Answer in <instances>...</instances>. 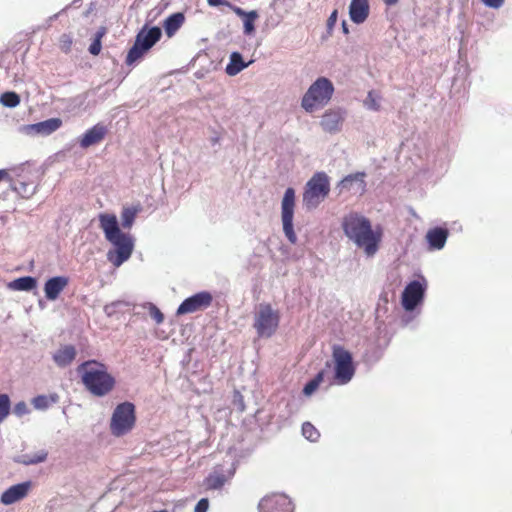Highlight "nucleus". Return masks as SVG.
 Wrapping results in <instances>:
<instances>
[{
	"mask_svg": "<svg viewBox=\"0 0 512 512\" xmlns=\"http://www.w3.org/2000/svg\"><path fill=\"white\" fill-rule=\"evenodd\" d=\"M380 95L375 91H369L365 100V105L368 109L378 111L380 110Z\"/></svg>",
	"mask_w": 512,
	"mask_h": 512,
	"instance_id": "33",
	"label": "nucleus"
},
{
	"mask_svg": "<svg viewBox=\"0 0 512 512\" xmlns=\"http://www.w3.org/2000/svg\"><path fill=\"white\" fill-rule=\"evenodd\" d=\"M13 172L15 173L16 179L14 180V188L19 193H28L33 192L35 189V183L34 181H31L28 177V174H30V171L28 168L20 167L13 169Z\"/></svg>",
	"mask_w": 512,
	"mask_h": 512,
	"instance_id": "19",
	"label": "nucleus"
},
{
	"mask_svg": "<svg viewBox=\"0 0 512 512\" xmlns=\"http://www.w3.org/2000/svg\"><path fill=\"white\" fill-rule=\"evenodd\" d=\"M364 173H356L346 176L342 181L341 185L343 188H350V185L353 181H359L361 185V189L364 190L365 188V182H364Z\"/></svg>",
	"mask_w": 512,
	"mask_h": 512,
	"instance_id": "35",
	"label": "nucleus"
},
{
	"mask_svg": "<svg viewBox=\"0 0 512 512\" xmlns=\"http://www.w3.org/2000/svg\"><path fill=\"white\" fill-rule=\"evenodd\" d=\"M425 288L419 281L410 282L402 293V305L405 310L412 311L422 301Z\"/></svg>",
	"mask_w": 512,
	"mask_h": 512,
	"instance_id": "13",
	"label": "nucleus"
},
{
	"mask_svg": "<svg viewBox=\"0 0 512 512\" xmlns=\"http://www.w3.org/2000/svg\"><path fill=\"white\" fill-rule=\"evenodd\" d=\"M302 434L307 440L312 442L317 441L320 437L319 431L310 422L303 423Z\"/></svg>",
	"mask_w": 512,
	"mask_h": 512,
	"instance_id": "31",
	"label": "nucleus"
},
{
	"mask_svg": "<svg viewBox=\"0 0 512 512\" xmlns=\"http://www.w3.org/2000/svg\"><path fill=\"white\" fill-rule=\"evenodd\" d=\"M107 132L105 125L97 123L83 134L79 139V144L83 149L99 144L105 138Z\"/></svg>",
	"mask_w": 512,
	"mask_h": 512,
	"instance_id": "15",
	"label": "nucleus"
},
{
	"mask_svg": "<svg viewBox=\"0 0 512 512\" xmlns=\"http://www.w3.org/2000/svg\"><path fill=\"white\" fill-rule=\"evenodd\" d=\"M68 284L67 276H55L48 279L44 284L45 297L51 301L56 300Z\"/></svg>",
	"mask_w": 512,
	"mask_h": 512,
	"instance_id": "17",
	"label": "nucleus"
},
{
	"mask_svg": "<svg viewBox=\"0 0 512 512\" xmlns=\"http://www.w3.org/2000/svg\"><path fill=\"white\" fill-rule=\"evenodd\" d=\"M213 296L208 291H201L191 297L186 298L178 307L176 314L184 315L205 310L211 306Z\"/></svg>",
	"mask_w": 512,
	"mask_h": 512,
	"instance_id": "11",
	"label": "nucleus"
},
{
	"mask_svg": "<svg viewBox=\"0 0 512 512\" xmlns=\"http://www.w3.org/2000/svg\"><path fill=\"white\" fill-rule=\"evenodd\" d=\"M13 411L18 417H22L23 415L27 414L29 410L26 403L21 401L15 404Z\"/></svg>",
	"mask_w": 512,
	"mask_h": 512,
	"instance_id": "40",
	"label": "nucleus"
},
{
	"mask_svg": "<svg viewBox=\"0 0 512 512\" xmlns=\"http://www.w3.org/2000/svg\"><path fill=\"white\" fill-rule=\"evenodd\" d=\"M259 512H291V502L283 494L264 497L259 503Z\"/></svg>",
	"mask_w": 512,
	"mask_h": 512,
	"instance_id": "12",
	"label": "nucleus"
},
{
	"mask_svg": "<svg viewBox=\"0 0 512 512\" xmlns=\"http://www.w3.org/2000/svg\"><path fill=\"white\" fill-rule=\"evenodd\" d=\"M77 372L86 390L96 397L108 395L115 387L116 380L105 364L88 360L80 364Z\"/></svg>",
	"mask_w": 512,
	"mask_h": 512,
	"instance_id": "3",
	"label": "nucleus"
},
{
	"mask_svg": "<svg viewBox=\"0 0 512 512\" xmlns=\"http://www.w3.org/2000/svg\"><path fill=\"white\" fill-rule=\"evenodd\" d=\"M279 321V312L274 310L271 304L261 303L255 314L253 326L256 329L258 336L270 337L276 332L279 326Z\"/></svg>",
	"mask_w": 512,
	"mask_h": 512,
	"instance_id": "9",
	"label": "nucleus"
},
{
	"mask_svg": "<svg viewBox=\"0 0 512 512\" xmlns=\"http://www.w3.org/2000/svg\"><path fill=\"white\" fill-rule=\"evenodd\" d=\"M324 379V371H320L312 380H310L303 388V393L306 396H310L313 392H315L319 385L323 382Z\"/></svg>",
	"mask_w": 512,
	"mask_h": 512,
	"instance_id": "30",
	"label": "nucleus"
},
{
	"mask_svg": "<svg viewBox=\"0 0 512 512\" xmlns=\"http://www.w3.org/2000/svg\"><path fill=\"white\" fill-rule=\"evenodd\" d=\"M369 11L370 7L368 0H351L349 15L354 23L361 24L365 22L369 16Z\"/></svg>",
	"mask_w": 512,
	"mask_h": 512,
	"instance_id": "18",
	"label": "nucleus"
},
{
	"mask_svg": "<svg viewBox=\"0 0 512 512\" xmlns=\"http://www.w3.org/2000/svg\"><path fill=\"white\" fill-rule=\"evenodd\" d=\"M37 286V281L34 277L24 276L17 278L8 284V287L15 291H31Z\"/></svg>",
	"mask_w": 512,
	"mask_h": 512,
	"instance_id": "25",
	"label": "nucleus"
},
{
	"mask_svg": "<svg viewBox=\"0 0 512 512\" xmlns=\"http://www.w3.org/2000/svg\"><path fill=\"white\" fill-rule=\"evenodd\" d=\"M2 104L6 107H16L20 103V97L15 92H5L0 98Z\"/></svg>",
	"mask_w": 512,
	"mask_h": 512,
	"instance_id": "32",
	"label": "nucleus"
},
{
	"mask_svg": "<svg viewBox=\"0 0 512 512\" xmlns=\"http://www.w3.org/2000/svg\"><path fill=\"white\" fill-rule=\"evenodd\" d=\"M228 476L222 469L215 468L205 479L204 486L208 491L220 490L228 481Z\"/></svg>",
	"mask_w": 512,
	"mask_h": 512,
	"instance_id": "21",
	"label": "nucleus"
},
{
	"mask_svg": "<svg viewBox=\"0 0 512 512\" xmlns=\"http://www.w3.org/2000/svg\"><path fill=\"white\" fill-rule=\"evenodd\" d=\"M73 44V38L70 34H62L59 38V48L64 53H69L71 51Z\"/></svg>",
	"mask_w": 512,
	"mask_h": 512,
	"instance_id": "38",
	"label": "nucleus"
},
{
	"mask_svg": "<svg viewBox=\"0 0 512 512\" xmlns=\"http://www.w3.org/2000/svg\"><path fill=\"white\" fill-rule=\"evenodd\" d=\"M449 232L445 228L435 227L430 229L426 234V240L431 250H440L444 247Z\"/></svg>",
	"mask_w": 512,
	"mask_h": 512,
	"instance_id": "20",
	"label": "nucleus"
},
{
	"mask_svg": "<svg viewBox=\"0 0 512 512\" xmlns=\"http://www.w3.org/2000/svg\"><path fill=\"white\" fill-rule=\"evenodd\" d=\"M149 315L157 324H161L164 321L163 313L154 304H150Z\"/></svg>",
	"mask_w": 512,
	"mask_h": 512,
	"instance_id": "39",
	"label": "nucleus"
},
{
	"mask_svg": "<svg viewBox=\"0 0 512 512\" xmlns=\"http://www.w3.org/2000/svg\"><path fill=\"white\" fill-rule=\"evenodd\" d=\"M31 488V482H23L11 486L1 495V502L5 505L13 504L23 498H25Z\"/></svg>",
	"mask_w": 512,
	"mask_h": 512,
	"instance_id": "16",
	"label": "nucleus"
},
{
	"mask_svg": "<svg viewBox=\"0 0 512 512\" xmlns=\"http://www.w3.org/2000/svg\"><path fill=\"white\" fill-rule=\"evenodd\" d=\"M232 11L239 17L243 19L244 23V34L251 35L255 32V21L259 17L256 10H252L249 12L244 11L240 7H233Z\"/></svg>",
	"mask_w": 512,
	"mask_h": 512,
	"instance_id": "22",
	"label": "nucleus"
},
{
	"mask_svg": "<svg viewBox=\"0 0 512 512\" xmlns=\"http://www.w3.org/2000/svg\"><path fill=\"white\" fill-rule=\"evenodd\" d=\"M329 192V177L325 172H316L306 183L303 205L308 210L315 209L328 196Z\"/></svg>",
	"mask_w": 512,
	"mask_h": 512,
	"instance_id": "6",
	"label": "nucleus"
},
{
	"mask_svg": "<svg viewBox=\"0 0 512 512\" xmlns=\"http://www.w3.org/2000/svg\"><path fill=\"white\" fill-rule=\"evenodd\" d=\"M344 234L359 248L366 256L372 257L379 250L383 237V229L377 225L372 227L371 221L358 212H350L342 219Z\"/></svg>",
	"mask_w": 512,
	"mask_h": 512,
	"instance_id": "1",
	"label": "nucleus"
},
{
	"mask_svg": "<svg viewBox=\"0 0 512 512\" xmlns=\"http://www.w3.org/2000/svg\"><path fill=\"white\" fill-rule=\"evenodd\" d=\"M209 509V500L207 498L200 499L195 508L194 512H207Z\"/></svg>",
	"mask_w": 512,
	"mask_h": 512,
	"instance_id": "41",
	"label": "nucleus"
},
{
	"mask_svg": "<svg viewBox=\"0 0 512 512\" xmlns=\"http://www.w3.org/2000/svg\"><path fill=\"white\" fill-rule=\"evenodd\" d=\"M184 15L182 13H174L170 15L163 24L166 34L171 37L182 26L184 22Z\"/></svg>",
	"mask_w": 512,
	"mask_h": 512,
	"instance_id": "27",
	"label": "nucleus"
},
{
	"mask_svg": "<svg viewBox=\"0 0 512 512\" xmlns=\"http://www.w3.org/2000/svg\"><path fill=\"white\" fill-rule=\"evenodd\" d=\"M247 66L248 64L244 62L241 54L233 52L230 55V62L227 64L225 71L229 76H235Z\"/></svg>",
	"mask_w": 512,
	"mask_h": 512,
	"instance_id": "26",
	"label": "nucleus"
},
{
	"mask_svg": "<svg viewBox=\"0 0 512 512\" xmlns=\"http://www.w3.org/2000/svg\"><path fill=\"white\" fill-rule=\"evenodd\" d=\"M9 174L6 170H0V181L8 179Z\"/></svg>",
	"mask_w": 512,
	"mask_h": 512,
	"instance_id": "45",
	"label": "nucleus"
},
{
	"mask_svg": "<svg viewBox=\"0 0 512 512\" xmlns=\"http://www.w3.org/2000/svg\"><path fill=\"white\" fill-rule=\"evenodd\" d=\"M207 3H208V5L213 6V7L223 5V6L228 7L230 10H232L233 7H236L235 5H233L232 3H230L227 0H207Z\"/></svg>",
	"mask_w": 512,
	"mask_h": 512,
	"instance_id": "42",
	"label": "nucleus"
},
{
	"mask_svg": "<svg viewBox=\"0 0 512 512\" xmlns=\"http://www.w3.org/2000/svg\"><path fill=\"white\" fill-rule=\"evenodd\" d=\"M98 218L105 238L116 247L115 251L108 252L107 258L115 267H119L132 254V239L120 230L114 214L101 213Z\"/></svg>",
	"mask_w": 512,
	"mask_h": 512,
	"instance_id": "2",
	"label": "nucleus"
},
{
	"mask_svg": "<svg viewBox=\"0 0 512 512\" xmlns=\"http://www.w3.org/2000/svg\"><path fill=\"white\" fill-rule=\"evenodd\" d=\"M337 10H334L328 18V26H334L337 21Z\"/></svg>",
	"mask_w": 512,
	"mask_h": 512,
	"instance_id": "44",
	"label": "nucleus"
},
{
	"mask_svg": "<svg viewBox=\"0 0 512 512\" xmlns=\"http://www.w3.org/2000/svg\"><path fill=\"white\" fill-rule=\"evenodd\" d=\"M482 1L486 6L495 8V9L500 8L504 3V0H482Z\"/></svg>",
	"mask_w": 512,
	"mask_h": 512,
	"instance_id": "43",
	"label": "nucleus"
},
{
	"mask_svg": "<svg viewBox=\"0 0 512 512\" xmlns=\"http://www.w3.org/2000/svg\"><path fill=\"white\" fill-rule=\"evenodd\" d=\"M332 359L334 362V381L339 385L349 383L356 372L352 354L343 346L334 345Z\"/></svg>",
	"mask_w": 512,
	"mask_h": 512,
	"instance_id": "7",
	"label": "nucleus"
},
{
	"mask_svg": "<svg viewBox=\"0 0 512 512\" xmlns=\"http://www.w3.org/2000/svg\"><path fill=\"white\" fill-rule=\"evenodd\" d=\"M399 0H384V3L388 6L395 5Z\"/></svg>",
	"mask_w": 512,
	"mask_h": 512,
	"instance_id": "46",
	"label": "nucleus"
},
{
	"mask_svg": "<svg viewBox=\"0 0 512 512\" xmlns=\"http://www.w3.org/2000/svg\"><path fill=\"white\" fill-rule=\"evenodd\" d=\"M162 31L159 27L154 26L147 29L145 25L136 35L133 46L127 53L125 63L132 65L140 60L160 39Z\"/></svg>",
	"mask_w": 512,
	"mask_h": 512,
	"instance_id": "5",
	"label": "nucleus"
},
{
	"mask_svg": "<svg viewBox=\"0 0 512 512\" xmlns=\"http://www.w3.org/2000/svg\"><path fill=\"white\" fill-rule=\"evenodd\" d=\"M76 357V349L72 345H65L59 348L53 355L54 362L59 367H66L73 362Z\"/></svg>",
	"mask_w": 512,
	"mask_h": 512,
	"instance_id": "23",
	"label": "nucleus"
},
{
	"mask_svg": "<svg viewBox=\"0 0 512 512\" xmlns=\"http://www.w3.org/2000/svg\"><path fill=\"white\" fill-rule=\"evenodd\" d=\"M10 408L9 396L7 394H0V423L9 415Z\"/></svg>",
	"mask_w": 512,
	"mask_h": 512,
	"instance_id": "36",
	"label": "nucleus"
},
{
	"mask_svg": "<svg viewBox=\"0 0 512 512\" xmlns=\"http://www.w3.org/2000/svg\"><path fill=\"white\" fill-rule=\"evenodd\" d=\"M105 34V31L102 30V31H98L95 35V39L93 40V42L90 44L89 46V52L94 55V56H97L100 51H101V48H102V45H101V39L102 37L104 36Z\"/></svg>",
	"mask_w": 512,
	"mask_h": 512,
	"instance_id": "37",
	"label": "nucleus"
},
{
	"mask_svg": "<svg viewBox=\"0 0 512 512\" xmlns=\"http://www.w3.org/2000/svg\"><path fill=\"white\" fill-rule=\"evenodd\" d=\"M62 125V120L59 118H51L36 124L31 125V129L37 133L49 135L58 130Z\"/></svg>",
	"mask_w": 512,
	"mask_h": 512,
	"instance_id": "24",
	"label": "nucleus"
},
{
	"mask_svg": "<svg viewBox=\"0 0 512 512\" xmlns=\"http://www.w3.org/2000/svg\"><path fill=\"white\" fill-rule=\"evenodd\" d=\"M137 214V209L135 208H124L121 214L122 217V225L124 228H130L134 222V219Z\"/></svg>",
	"mask_w": 512,
	"mask_h": 512,
	"instance_id": "34",
	"label": "nucleus"
},
{
	"mask_svg": "<svg viewBox=\"0 0 512 512\" xmlns=\"http://www.w3.org/2000/svg\"><path fill=\"white\" fill-rule=\"evenodd\" d=\"M343 121L344 116L341 110L329 109L323 114L320 125L325 132L333 134L341 130Z\"/></svg>",
	"mask_w": 512,
	"mask_h": 512,
	"instance_id": "14",
	"label": "nucleus"
},
{
	"mask_svg": "<svg viewBox=\"0 0 512 512\" xmlns=\"http://www.w3.org/2000/svg\"><path fill=\"white\" fill-rule=\"evenodd\" d=\"M333 93L332 82L326 77H319L302 97L301 106L306 112L312 113L327 105Z\"/></svg>",
	"mask_w": 512,
	"mask_h": 512,
	"instance_id": "4",
	"label": "nucleus"
},
{
	"mask_svg": "<svg viewBox=\"0 0 512 512\" xmlns=\"http://www.w3.org/2000/svg\"><path fill=\"white\" fill-rule=\"evenodd\" d=\"M59 401V396L56 393H52L49 395H38L32 400V404L35 409L45 410L49 408L51 405L57 403Z\"/></svg>",
	"mask_w": 512,
	"mask_h": 512,
	"instance_id": "28",
	"label": "nucleus"
},
{
	"mask_svg": "<svg viewBox=\"0 0 512 512\" xmlns=\"http://www.w3.org/2000/svg\"><path fill=\"white\" fill-rule=\"evenodd\" d=\"M342 29H343V32L345 34L349 33L348 26H347V23L345 21H343V23H342Z\"/></svg>",
	"mask_w": 512,
	"mask_h": 512,
	"instance_id": "47",
	"label": "nucleus"
},
{
	"mask_svg": "<svg viewBox=\"0 0 512 512\" xmlns=\"http://www.w3.org/2000/svg\"><path fill=\"white\" fill-rule=\"evenodd\" d=\"M48 453L45 450H40L33 454H23L20 457L19 462L24 465H34L44 462L47 459Z\"/></svg>",
	"mask_w": 512,
	"mask_h": 512,
	"instance_id": "29",
	"label": "nucleus"
},
{
	"mask_svg": "<svg viewBox=\"0 0 512 512\" xmlns=\"http://www.w3.org/2000/svg\"><path fill=\"white\" fill-rule=\"evenodd\" d=\"M135 406L131 402H123L116 406L110 421L111 433L121 437L129 433L135 426Z\"/></svg>",
	"mask_w": 512,
	"mask_h": 512,
	"instance_id": "8",
	"label": "nucleus"
},
{
	"mask_svg": "<svg viewBox=\"0 0 512 512\" xmlns=\"http://www.w3.org/2000/svg\"><path fill=\"white\" fill-rule=\"evenodd\" d=\"M294 208L295 190L290 187L286 189L281 202V218L284 234L292 244L297 242V236L293 227Z\"/></svg>",
	"mask_w": 512,
	"mask_h": 512,
	"instance_id": "10",
	"label": "nucleus"
}]
</instances>
